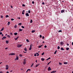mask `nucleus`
Listing matches in <instances>:
<instances>
[{"instance_id":"nucleus-1","label":"nucleus","mask_w":73,"mask_h":73,"mask_svg":"<svg viewBox=\"0 0 73 73\" xmlns=\"http://www.w3.org/2000/svg\"><path fill=\"white\" fill-rule=\"evenodd\" d=\"M26 62H27V60L25 59H24L23 60V64L24 65H25L26 64Z\"/></svg>"},{"instance_id":"nucleus-2","label":"nucleus","mask_w":73,"mask_h":73,"mask_svg":"<svg viewBox=\"0 0 73 73\" xmlns=\"http://www.w3.org/2000/svg\"><path fill=\"white\" fill-rule=\"evenodd\" d=\"M23 45V44H18L17 46V48H21V46H22Z\"/></svg>"},{"instance_id":"nucleus-3","label":"nucleus","mask_w":73,"mask_h":73,"mask_svg":"<svg viewBox=\"0 0 73 73\" xmlns=\"http://www.w3.org/2000/svg\"><path fill=\"white\" fill-rule=\"evenodd\" d=\"M5 38H7V37L5 36H3L2 38V40H5Z\"/></svg>"},{"instance_id":"nucleus-4","label":"nucleus","mask_w":73,"mask_h":73,"mask_svg":"<svg viewBox=\"0 0 73 73\" xmlns=\"http://www.w3.org/2000/svg\"><path fill=\"white\" fill-rule=\"evenodd\" d=\"M52 70V69H51V68H50V67H49L48 69V71H50V70Z\"/></svg>"},{"instance_id":"nucleus-5","label":"nucleus","mask_w":73,"mask_h":73,"mask_svg":"<svg viewBox=\"0 0 73 73\" xmlns=\"http://www.w3.org/2000/svg\"><path fill=\"white\" fill-rule=\"evenodd\" d=\"M6 68H5V69H6V70H8V67H9L8 65H6Z\"/></svg>"},{"instance_id":"nucleus-6","label":"nucleus","mask_w":73,"mask_h":73,"mask_svg":"<svg viewBox=\"0 0 73 73\" xmlns=\"http://www.w3.org/2000/svg\"><path fill=\"white\" fill-rule=\"evenodd\" d=\"M10 55H11V56H13V55H15V53H11L10 54Z\"/></svg>"},{"instance_id":"nucleus-7","label":"nucleus","mask_w":73,"mask_h":73,"mask_svg":"<svg viewBox=\"0 0 73 73\" xmlns=\"http://www.w3.org/2000/svg\"><path fill=\"white\" fill-rule=\"evenodd\" d=\"M15 60H19V56H16Z\"/></svg>"},{"instance_id":"nucleus-8","label":"nucleus","mask_w":73,"mask_h":73,"mask_svg":"<svg viewBox=\"0 0 73 73\" xmlns=\"http://www.w3.org/2000/svg\"><path fill=\"white\" fill-rule=\"evenodd\" d=\"M65 12V10H62L61 11V13H64Z\"/></svg>"},{"instance_id":"nucleus-9","label":"nucleus","mask_w":73,"mask_h":73,"mask_svg":"<svg viewBox=\"0 0 73 73\" xmlns=\"http://www.w3.org/2000/svg\"><path fill=\"white\" fill-rule=\"evenodd\" d=\"M31 49H32V45H30V47L29 48V50H31Z\"/></svg>"},{"instance_id":"nucleus-10","label":"nucleus","mask_w":73,"mask_h":73,"mask_svg":"<svg viewBox=\"0 0 73 73\" xmlns=\"http://www.w3.org/2000/svg\"><path fill=\"white\" fill-rule=\"evenodd\" d=\"M56 71H52L51 72V73H56Z\"/></svg>"},{"instance_id":"nucleus-11","label":"nucleus","mask_w":73,"mask_h":73,"mask_svg":"<svg viewBox=\"0 0 73 73\" xmlns=\"http://www.w3.org/2000/svg\"><path fill=\"white\" fill-rule=\"evenodd\" d=\"M24 12H25V10H23V11L22 12V15H24Z\"/></svg>"},{"instance_id":"nucleus-12","label":"nucleus","mask_w":73,"mask_h":73,"mask_svg":"<svg viewBox=\"0 0 73 73\" xmlns=\"http://www.w3.org/2000/svg\"><path fill=\"white\" fill-rule=\"evenodd\" d=\"M60 44V45H61V46H62V45H63V42H61Z\"/></svg>"},{"instance_id":"nucleus-13","label":"nucleus","mask_w":73,"mask_h":73,"mask_svg":"<svg viewBox=\"0 0 73 73\" xmlns=\"http://www.w3.org/2000/svg\"><path fill=\"white\" fill-rule=\"evenodd\" d=\"M26 16H29V14L28 13H26L25 14Z\"/></svg>"},{"instance_id":"nucleus-14","label":"nucleus","mask_w":73,"mask_h":73,"mask_svg":"<svg viewBox=\"0 0 73 73\" xmlns=\"http://www.w3.org/2000/svg\"><path fill=\"white\" fill-rule=\"evenodd\" d=\"M23 29H19V32H21V31H23Z\"/></svg>"},{"instance_id":"nucleus-15","label":"nucleus","mask_w":73,"mask_h":73,"mask_svg":"<svg viewBox=\"0 0 73 73\" xmlns=\"http://www.w3.org/2000/svg\"><path fill=\"white\" fill-rule=\"evenodd\" d=\"M69 48L68 47L66 48V50H69Z\"/></svg>"},{"instance_id":"nucleus-16","label":"nucleus","mask_w":73,"mask_h":73,"mask_svg":"<svg viewBox=\"0 0 73 73\" xmlns=\"http://www.w3.org/2000/svg\"><path fill=\"white\" fill-rule=\"evenodd\" d=\"M63 63L64 64H68V63L67 62H64Z\"/></svg>"},{"instance_id":"nucleus-17","label":"nucleus","mask_w":73,"mask_h":73,"mask_svg":"<svg viewBox=\"0 0 73 73\" xmlns=\"http://www.w3.org/2000/svg\"><path fill=\"white\" fill-rule=\"evenodd\" d=\"M14 35H15V36H16L17 35V33H14Z\"/></svg>"},{"instance_id":"nucleus-18","label":"nucleus","mask_w":73,"mask_h":73,"mask_svg":"<svg viewBox=\"0 0 73 73\" xmlns=\"http://www.w3.org/2000/svg\"><path fill=\"white\" fill-rule=\"evenodd\" d=\"M41 60H42V61H44V60H45V59L43 58H42L41 59Z\"/></svg>"},{"instance_id":"nucleus-19","label":"nucleus","mask_w":73,"mask_h":73,"mask_svg":"<svg viewBox=\"0 0 73 73\" xmlns=\"http://www.w3.org/2000/svg\"><path fill=\"white\" fill-rule=\"evenodd\" d=\"M61 50H64V48H63L62 47L61 48Z\"/></svg>"},{"instance_id":"nucleus-20","label":"nucleus","mask_w":73,"mask_h":73,"mask_svg":"<svg viewBox=\"0 0 73 73\" xmlns=\"http://www.w3.org/2000/svg\"><path fill=\"white\" fill-rule=\"evenodd\" d=\"M31 32L32 33H34V32H35V30H32Z\"/></svg>"},{"instance_id":"nucleus-21","label":"nucleus","mask_w":73,"mask_h":73,"mask_svg":"<svg viewBox=\"0 0 73 73\" xmlns=\"http://www.w3.org/2000/svg\"><path fill=\"white\" fill-rule=\"evenodd\" d=\"M40 64L39 63L38 64H37L36 65V67H37V66H39V65H40Z\"/></svg>"},{"instance_id":"nucleus-22","label":"nucleus","mask_w":73,"mask_h":73,"mask_svg":"<svg viewBox=\"0 0 73 73\" xmlns=\"http://www.w3.org/2000/svg\"><path fill=\"white\" fill-rule=\"evenodd\" d=\"M19 56L20 57H21L23 56V55L21 54H19Z\"/></svg>"},{"instance_id":"nucleus-23","label":"nucleus","mask_w":73,"mask_h":73,"mask_svg":"<svg viewBox=\"0 0 73 73\" xmlns=\"http://www.w3.org/2000/svg\"><path fill=\"white\" fill-rule=\"evenodd\" d=\"M24 50H25V51H27V48H24Z\"/></svg>"},{"instance_id":"nucleus-24","label":"nucleus","mask_w":73,"mask_h":73,"mask_svg":"<svg viewBox=\"0 0 73 73\" xmlns=\"http://www.w3.org/2000/svg\"><path fill=\"white\" fill-rule=\"evenodd\" d=\"M6 44H8V41L7 40L6 41Z\"/></svg>"},{"instance_id":"nucleus-25","label":"nucleus","mask_w":73,"mask_h":73,"mask_svg":"<svg viewBox=\"0 0 73 73\" xmlns=\"http://www.w3.org/2000/svg\"><path fill=\"white\" fill-rule=\"evenodd\" d=\"M22 24L21 23H20L18 24V25H21Z\"/></svg>"},{"instance_id":"nucleus-26","label":"nucleus","mask_w":73,"mask_h":73,"mask_svg":"<svg viewBox=\"0 0 73 73\" xmlns=\"http://www.w3.org/2000/svg\"><path fill=\"white\" fill-rule=\"evenodd\" d=\"M49 59H50V57H49V58H48V59H46V60H49Z\"/></svg>"},{"instance_id":"nucleus-27","label":"nucleus","mask_w":73,"mask_h":73,"mask_svg":"<svg viewBox=\"0 0 73 73\" xmlns=\"http://www.w3.org/2000/svg\"><path fill=\"white\" fill-rule=\"evenodd\" d=\"M3 30H4V28H2L1 29V31H0V32H1V31H3Z\"/></svg>"},{"instance_id":"nucleus-28","label":"nucleus","mask_w":73,"mask_h":73,"mask_svg":"<svg viewBox=\"0 0 73 73\" xmlns=\"http://www.w3.org/2000/svg\"><path fill=\"white\" fill-rule=\"evenodd\" d=\"M57 50H56L54 52V54H56V52H57Z\"/></svg>"},{"instance_id":"nucleus-29","label":"nucleus","mask_w":73,"mask_h":73,"mask_svg":"<svg viewBox=\"0 0 73 73\" xmlns=\"http://www.w3.org/2000/svg\"><path fill=\"white\" fill-rule=\"evenodd\" d=\"M9 24H10V22H8V23L7 24V25H9Z\"/></svg>"},{"instance_id":"nucleus-30","label":"nucleus","mask_w":73,"mask_h":73,"mask_svg":"<svg viewBox=\"0 0 73 73\" xmlns=\"http://www.w3.org/2000/svg\"><path fill=\"white\" fill-rule=\"evenodd\" d=\"M36 54H37V56H39V54L38 53H36Z\"/></svg>"},{"instance_id":"nucleus-31","label":"nucleus","mask_w":73,"mask_h":73,"mask_svg":"<svg viewBox=\"0 0 73 73\" xmlns=\"http://www.w3.org/2000/svg\"><path fill=\"white\" fill-rule=\"evenodd\" d=\"M9 17V16L8 15H6L5 16V17L6 18L8 17Z\"/></svg>"},{"instance_id":"nucleus-32","label":"nucleus","mask_w":73,"mask_h":73,"mask_svg":"<svg viewBox=\"0 0 73 73\" xmlns=\"http://www.w3.org/2000/svg\"><path fill=\"white\" fill-rule=\"evenodd\" d=\"M42 46V45H40V46H39L38 47V48H41V46Z\"/></svg>"},{"instance_id":"nucleus-33","label":"nucleus","mask_w":73,"mask_h":73,"mask_svg":"<svg viewBox=\"0 0 73 73\" xmlns=\"http://www.w3.org/2000/svg\"><path fill=\"white\" fill-rule=\"evenodd\" d=\"M26 41H27V42H29V40H28V39H26Z\"/></svg>"},{"instance_id":"nucleus-34","label":"nucleus","mask_w":73,"mask_h":73,"mask_svg":"<svg viewBox=\"0 0 73 73\" xmlns=\"http://www.w3.org/2000/svg\"><path fill=\"white\" fill-rule=\"evenodd\" d=\"M33 22L32 19H31L30 21V23H32Z\"/></svg>"},{"instance_id":"nucleus-35","label":"nucleus","mask_w":73,"mask_h":73,"mask_svg":"<svg viewBox=\"0 0 73 73\" xmlns=\"http://www.w3.org/2000/svg\"><path fill=\"white\" fill-rule=\"evenodd\" d=\"M50 62H51V61H50L49 63H48L47 64V65H48L49 64H50Z\"/></svg>"},{"instance_id":"nucleus-36","label":"nucleus","mask_w":73,"mask_h":73,"mask_svg":"<svg viewBox=\"0 0 73 73\" xmlns=\"http://www.w3.org/2000/svg\"><path fill=\"white\" fill-rule=\"evenodd\" d=\"M59 64L60 65H62V63L59 62Z\"/></svg>"},{"instance_id":"nucleus-37","label":"nucleus","mask_w":73,"mask_h":73,"mask_svg":"<svg viewBox=\"0 0 73 73\" xmlns=\"http://www.w3.org/2000/svg\"><path fill=\"white\" fill-rule=\"evenodd\" d=\"M7 36L8 37H9V38H10V37H11V36L8 35Z\"/></svg>"},{"instance_id":"nucleus-38","label":"nucleus","mask_w":73,"mask_h":73,"mask_svg":"<svg viewBox=\"0 0 73 73\" xmlns=\"http://www.w3.org/2000/svg\"><path fill=\"white\" fill-rule=\"evenodd\" d=\"M60 48V46H58V48H57V49H59Z\"/></svg>"},{"instance_id":"nucleus-39","label":"nucleus","mask_w":73,"mask_h":73,"mask_svg":"<svg viewBox=\"0 0 73 73\" xmlns=\"http://www.w3.org/2000/svg\"><path fill=\"white\" fill-rule=\"evenodd\" d=\"M22 6L23 7H25V5H24V4H23L22 5Z\"/></svg>"},{"instance_id":"nucleus-40","label":"nucleus","mask_w":73,"mask_h":73,"mask_svg":"<svg viewBox=\"0 0 73 73\" xmlns=\"http://www.w3.org/2000/svg\"><path fill=\"white\" fill-rule=\"evenodd\" d=\"M21 27L23 29H24V27L23 26H21Z\"/></svg>"},{"instance_id":"nucleus-41","label":"nucleus","mask_w":73,"mask_h":73,"mask_svg":"<svg viewBox=\"0 0 73 73\" xmlns=\"http://www.w3.org/2000/svg\"><path fill=\"white\" fill-rule=\"evenodd\" d=\"M44 52H43L42 54V55H44Z\"/></svg>"},{"instance_id":"nucleus-42","label":"nucleus","mask_w":73,"mask_h":73,"mask_svg":"<svg viewBox=\"0 0 73 73\" xmlns=\"http://www.w3.org/2000/svg\"><path fill=\"white\" fill-rule=\"evenodd\" d=\"M15 20V19H11V21H13V20Z\"/></svg>"},{"instance_id":"nucleus-43","label":"nucleus","mask_w":73,"mask_h":73,"mask_svg":"<svg viewBox=\"0 0 73 73\" xmlns=\"http://www.w3.org/2000/svg\"><path fill=\"white\" fill-rule=\"evenodd\" d=\"M28 13H31V11H30V10L28 11Z\"/></svg>"},{"instance_id":"nucleus-44","label":"nucleus","mask_w":73,"mask_h":73,"mask_svg":"<svg viewBox=\"0 0 73 73\" xmlns=\"http://www.w3.org/2000/svg\"><path fill=\"white\" fill-rule=\"evenodd\" d=\"M44 38H45V37H44V36H43L42 37V39H44Z\"/></svg>"},{"instance_id":"nucleus-45","label":"nucleus","mask_w":73,"mask_h":73,"mask_svg":"<svg viewBox=\"0 0 73 73\" xmlns=\"http://www.w3.org/2000/svg\"><path fill=\"white\" fill-rule=\"evenodd\" d=\"M16 27H17V26L15 25V26L14 27V28H16Z\"/></svg>"},{"instance_id":"nucleus-46","label":"nucleus","mask_w":73,"mask_h":73,"mask_svg":"<svg viewBox=\"0 0 73 73\" xmlns=\"http://www.w3.org/2000/svg\"><path fill=\"white\" fill-rule=\"evenodd\" d=\"M46 47H47V46H46V45L44 46V48H46Z\"/></svg>"},{"instance_id":"nucleus-47","label":"nucleus","mask_w":73,"mask_h":73,"mask_svg":"<svg viewBox=\"0 0 73 73\" xmlns=\"http://www.w3.org/2000/svg\"><path fill=\"white\" fill-rule=\"evenodd\" d=\"M40 38H41V37H42V36H41V35H40Z\"/></svg>"},{"instance_id":"nucleus-48","label":"nucleus","mask_w":73,"mask_h":73,"mask_svg":"<svg viewBox=\"0 0 73 73\" xmlns=\"http://www.w3.org/2000/svg\"><path fill=\"white\" fill-rule=\"evenodd\" d=\"M42 4L43 5H44V4H45V3H44V2H42Z\"/></svg>"},{"instance_id":"nucleus-49","label":"nucleus","mask_w":73,"mask_h":73,"mask_svg":"<svg viewBox=\"0 0 73 73\" xmlns=\"http://www.w3.org/2000/svg\"><path fill=\"white\" fill-rule=\"evenodd\" d=\"M37 56V54H35L34 56Z\"/></svg>"},{"instance_id":"nucleus-50","label":"nucleus","mask_w":73,"mask_h":73,"mask_svg":"<svg viewBox=\"0 0 73 73\" xmlns=\"http://www.w3.org/2000/svg\"><path fill=\"white\" fill-rule=\"evenodd\" d=\"M62 32V31L61 30H59V32Z\"/></svg>"},{"instance_id":"nucleus-51","label":"nucleus","mask_w":73,"mask_h":73,"mask_svg":"<svg viewBox=\"0 0 73 73\" xmlns=\"http://www.w3.org/2000/svg\"><path fill=\"white\" fill-rule=\"evenodd\" d=\"M34 3H35V2H34V1H33L32 2V4H34Z\"/></svg>"},{"instance_id":"nucleus-52","label":"nucleus","mask_w":73,"mask_h":73,"mask_svg":"<svg viewBox=\"0 0 73 73\" xmlns=\"http://www.w3.org/2000/svg\"><path fill=\"white\" fill-rule=\"evenodd\" d=\"M27 70L28 71H31V69H28Z\"/></svg>"},{"instance_id":"nucleus-53","label":"nucleus","mask_w":73,"mask_h":73,"mask_svg":"<svg viewBox=\"0 0 73 73\" xmlns=\"http://www.w3.org/2000/svg\"><path fill=\"white\" fill-rule=\"evenodd\" d=\"M1 18H3V15H1Z\"/></svg>"},{"instance_id":"nucleus-54","label":"nucleus","mask_w":73,"mask_h":73,"mask_svg":"<svg viewBox=\"0 0 73 73\" xmlns=\"http://www.w3.org/2000/svg\"><path fill=\"white\" fill-rule=\"evenodd\" d=\"M10 34L11 36H12L13 35V34L12 33H11Z\"/></svg>"},{"instance_id":"nucleus-55","label":"nucleus","mask_w":73,"mask_h":73,"mask_svg":"<svg viewBox=\"0 0 73 73\" xmlns=\"http://www.w3.org/2000/svg\"><path fill=\"white\" fill-rule=\"evenodd\" d=\"M2 32H0V35H2Z\"/></svg>"},{"instance_id":"nucleus-56","label":"nucleus","mask_w":73,"mask_h":73,"mask_svg":"<svg viewBox=\"0 0 73 73\" xmlns=\"http://www.w3.org/2000/svg\"><path fill=\"white\" fill-rule=\"evenodd\" d=\"M8 47L6 48H5V49L6 50H7V49H8Z\"/></svg>"},{"instance_id":"nucleus-57","label":"nucleus","mask_w":73,"mask_h":73,"mask_svg":"<svg viewBox=\"0 0 73 73\" xmlns=\"http://www.w3.org/2000/svg\"><path fill=\"white\" fill-rule=\"evenodd\" d=\"M15 40H17L18 39L17 38H15Z\"/></svg>"},{"instance_id":"nucleus-58","label":"nucleus","mask_w":73,"mask_h":73,"mask_svg":"<svg viewBox=\"0 0 73 73\" xmlns=\"http://www.w3.org/2000/svg\"><path fill=\"white\" fill-rule=\"evenodd\" d=\"M11 8H13V7H12V6H11Z\"/></svg>"},{"instance_id":"nucleus-59","label":"nucleus","mask_w":73,"mask_h":73,"mask_svg":"<svg viewBox=\"0 0 73 73\" xmlns=\"http://www.w3.org/2000/svg\"><path fill=\"white\" fill-rule=\"evenodd\" d=\"M24 52V53H26L27 52H26V51H24V52Z\"/></svg>"},{"instance_id":"nucleus-60","label":"nucleus","mask_w":73,"mask_h":73,"mask_svg":"<svg viewBox=\"0 0 73 73\" xmlns=\"http://www.w3.org/2000/svg\"><path fill=\"white\" fill-rule=\"evenodd\" d=\"M67 45L68 46H69V44H67Z\"/></svg>"},{"instance_id":"nucleus-61","label":"nucleus","mask_w":73,"mask_h":73,"mask_svg":"<svg viewBox=\"0 0 73 73\" xmlns=\"http://www.w3.org/2000/svg\"><path fill=\"white\" fill-rule=\"evenodd\" d=\"M3 35H4L3 34H2V36H3H3H3Z\"/></svg>"},{"instance_id":"nucleus-62","label":"nucleus","mask_w":73,"mask_h":73,"mask_svg":"<svg viewBox=\"0 0 73 73\" xmlns=\"http://www.w3.org/2000/svg\"><path fill=\"white\" fill-rule=\"evenodd\" d=\"M3 72H0V73H3Z\"/></svg>"},{"instance_id":"nucleus-63","label":"nucleus","mask_w":73,"mask_h":73,"mask_svg":"<svg viewBox=\"0 0 73 73\" xmlns=\"http://www.w3.org/2000/svg\"><path fill=\"white\" fill-rule=\"evenodd\" d=\"M7 73H9V72L7 71Z\"/></svg>"},{"instance_id":"nucleus-64","label":"nucleus","mask_w":73,"mask_h":73,"mask_svg":"<svg viewBox=\"0 0 73 73\" xmlns=\"http://www.w3.org/2000/svg\"><path fill=\"white\" fill-rule=\"evenodd\" d=\"M72 45H73V42H72Z\"/></svg>"}]
</instances>
